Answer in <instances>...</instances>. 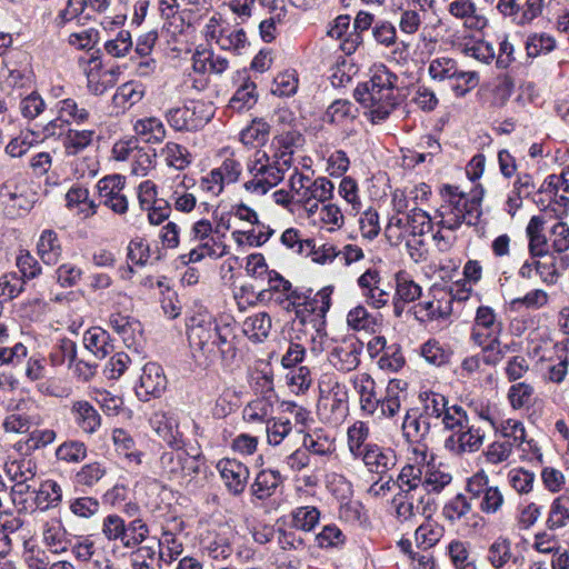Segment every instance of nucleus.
I'll return each instance as SVG.
<instances>
[{
    "mask_svg": "<svg viewBox=\"0 0 569 569\" xmlns=\"http://www.w3.org/2000/svg\"><path fill=\"white\" fill-rule=\"evenodd\" d=\"M188 340L194 361L203 367L219 359L228 362L236 356L232 328L219 325L209 315H197L190 319Z\"/></svg>",
    "mask_w": 569,
    "mask_h": 569,
    "instance_id": "nucleus-1",
    "label": "nucleus"
},
{
    "mask_svg": "<svg viewBox=\"0 0 569 569\" xmlns=\"http://www.w3.org/2000/svg\"><path fill=\"white\" fill-rule=\"evenodd\" d=\"M398 77L386 66L379 64L371 69L370 80L359 84L355 98L370 112L372 122H379L389 117L397 106Z\"/></svg>",
    "mask_w": 569,
    "mask_h": 569,
    "instance_id": "nucleus-2",
    "label": "nucleus"
},
{
    "mask_svg": "<svg viewBox=\"0 0 569 569\" xmlns=\"http://www.w3.org/2000/svg\"><path fill=\"white\" fill-rule=\"evenodd\" d=\"M443 203L437 213L441 218L439 224L449 230H457L463 222L476 224L481 214L480 206L483 190L476 189L471 198H466L458 187L446 184L441 189Z\"/></svg>",
    "mask_w": 569,
    "mask_h": 569,
    "instance_id": "nucleus-3",
    "label": "nucleus"
},
{
    "mask_svg": "<svg viewBox=\"0 0 569 569\" xmlns=\"http://www.w3.org/2000/svg\"><path fill=\"white\" fill-rule=\"evenodd\" d=\"M290 189L295 201L302 204L309 214H313L319 208V202L331 198L333 183L325 177L312 179L295 169L290 177Z\"/></svg>",
    "mask_w": 569,
    "mask_h": 569,
    "instance_id": "nucleus-4",
    "label": "nucleus"
},
{
    "mask_svg": "<svg viewBox=\"0 0 569 569\" xmlns=\"http://www.w3.org/2000/svg\"><path fill=\"white\" fill-rule=\"evenodd\" d=\"M212 103L190 101L183 107L171 108L166 112V119L177 131H196L203 128L213 117Z\"/></svg>",
    "mask_w": 569,
    "mask_h": 569,
    "instance_id": "nucleus-5",
    "label": "nucleus"
},
{
    "mask_svg": "<svg viewBox=\"0 0 569 569\" xmlns=\"http://www.w3.org/2000/svg\"><path fill=\"white\" fill-rule=\"evenodd\" d=\"M161 468L169 480L187 486L199 473L200 462L197 456H190L178 448L161 456Z\"/></svg>",
    "mask_w": 569,
    "mask_h": 569,
    "instance_id": "nucleus-6",
    "label": "nucleus"
},
{
    "mask_svg": "<svg viewBox=\"0 0 569 569\" xmlns=\"http://www.w3.org/2000/svg\"><path fill=\"white\" fill-rule=\"evenodd\" d=\"M453 295L447 287H432L429 299L415 306L413 313L419 321L445 320L452 313Z\"/></svg>",
    "mask_w": 569,
    "mask_h": 569,
    "instance_id": "nucleus-7",
    "label": "nucleus"
},
{
    "mask_svg": "<svg viewBox=\"0 0 569 569\" xmlns=\"http://www.w3.org/2000/svg\"><path fill=\"white\" fill-rule=\"evenodd\" d=\"M249 170L252 178L244 183V188L252 193L264 194L282 180L281 169L270 162L266 152L256 153Z\"/></svg>",
    "mask_w": 569,
    "mask_h": 569,
    "instance_id": "nucleus-8",
    "label": "nucleus"
},
{
    "mask_svg": "<svg viewBox=\"0 0 569 569\" xmlns=\"http://www.w3.org/2000/svg\"><path fill=\"white\" fill-rule=\"evenodd\" d=\"M398 519L401 521L411 520L418 516L430 517L432 500L425 497L422 490L400 491L392 500Z\"/></svg>",
    "mask_w": 569,
    "mask_h": 569,
    "instance_id": "nucleus-9",
    "label": "nucleus"
},
{
    "mask_svg": "<svg viewBox=\"0 0 569 569\" xmlns=\"http://www.w3.org/2000/svg\"><path fill=\"white\" fill-rule=\"evenodd\" d=\"M362 345L355 337L335 341L330 347L328 360L339 371L349 372L358 368Z\"/></svg>",
    "mask_w": 569,
    "mask_h": 569,
    "instance_id": "nucleus-10",
    "label": "nucleus"
},
{
    "mask_svg": "<svg viewBox=\"0 0 569 569\" xmlns=\"http://www.w3.org/2000/svg\"><path fill=\"white\" fill-rule=\"evenodd\" d=\"M124 183V177L113 174L102 178L97 184L101 202L117 214H124L129 208L127 196L123 193Z\"/></svg>",
    "mask_w": 569,
    "mask_h": 569,
    "instance_id": "nucleus-11",
    "label": "nucleus"
},
{
    "mask_svg": "<svg viewBox=\"0 0 569 569\" xmlns=\"http://www.w3.org/2000/svg\"><path fill=\"white\" fill-rule=\"evenodd\" d=\"M167 387V378L162 368L156 362H148L142 368L136 395L141 401H148L151 397H159Z\"/></svg>",
    "mask_w": 569,
    "mask_h": 569,
    "instance_id": "nucleus-12",
    "label": "nucleus"
},
{
    "mask_svg": "<svg viewBox=\"0 0 569 569\" xmlns=\"http://www.w3.org/2000/svg\"><path fill=\"white\" fill-rule=\"evenodd\" d=\"M83 71L87 76V88L96 94H103L117 82L118 71L114 69L103 70L98 57H91L84 62Z\"/></svg>",
    "mask_w": 569,
    "mask_h": 569,
    "instance_id": "nucleus-13",
    "label": "nucleus"
},
{
    "mask_svg": "<svg viewBox=\"0 0 569 569\" xmlns=\"http://www.w3.org/2000/svg\"><path fill=\"white\" fill-rule=\"evenodd\" d=\"M448 12L461 20L467 29L480 31L488 26L486 10L473 0H453L448 4Z\"/></svg>",
    "mask_w": 569,
    "mask_h": 569,
    "instance_id": "nucleus-14",
    "label": "nucleus"
},
{
    "mask_svg": "<svg viewBox=\"0 0 569 569\" xmlns=\"http://www.w3.org/2000/svg\"><path fill=\"white\" fill-rule=\"evenodd\" d=\"M485 432L480 428L475 427L470 422L468 427L455 431L445 442L446 449L455 455H462L465 452H475L482 446Z\"/></svg>",
    "mask_w": 569,
    "mask_h": 569,
    "instance_id": "nucleus-15",
    "label": "nucleus"
},
{
    "mask_svg": "<svg viewBox=\"0 0 569 569\" xmlns=\"http://www.w3.org/2000/svg\"><path fill=\"white\" fill-rule=\"evenodd\" d=\"M501 323L497 320L495 310L487 306L477 309L475 323L471 331V340L476 345H483L490 338H498Z\"/></svg>",
    "mask_w": 569,
    "mask_h": 569,
    "instance_id": "nucleus-16",
    "label": "nucleus"
},
{
    "mask_svg": "<svg viewBox=\"0 0 569 569\" xmlns=\"http://www.w3.org/2000/svg\"><path fill=\"white\" fill-rule=\"evenodd\" d=\"M370 472L385 476L397 465V456L391 448L368 443L360 457Z\"/></svg>",
    "mask_w": 569,
    "mask_h": 569,
    "instance_id": "nucleus-17",
    "label": "nucleus"
},
{
    "mask_svg": "<svg viewBox=\"0 0 569 569\" xmlns=\"http://www.w3.org/2000/svg\"><path fill=\"white\" fill-rule=\"evenodd\" d=\"M109 325L112 330L119 335L124 342V345L129 348H137L142 342V326L139 320L122 315L120 312H113L110 316Z\"/></svg>",
    "mask_w": 569,
    "mask_h": 569,
    "instance_id": "nucleus-18",
    "label": "nucleus"
},
{
    "mask_svg": "<svg viewBox=\"0 0 569 569\" xmlns=\"http://www.w3.org/2000/svg\"><path fill=\"white\" fill-rule=\"evenodd\" d=\"M217 468L231 493L243 492L249 478V470L243 463L234 459H224L218 463Z\"/></svg>",
    "mask_w": 569,
    "mask_h": 569,
    "instance_id": "nucleus-19",
    "label": "nucleus"
},
{
    "mask_svg": "<svg viewBox=\"0 0 569 569\" xmlns=\"http://www.w3.org/2000/svg\"><path fill=\"white\" fill-rule=\"evenodd\" d=\"M42 542L53 555H61L68 550L70 540L60 519L47 521L42 528Z\"/></svg>",
    "mask_w": 569,
    "mask_h": 569,
    "instance_id": "nucleus-20",
    "label": "nucleus"
},
{
    "mask_svg": "<svg viewBox=\"0 0 569 569\" xmlns=\"http://www.w3.org/2000/svg\"><path fill=\"white\" fill-rule=\"evenodd\" d=\"M533 258L535 273L540 280L548 284L557 283L560 278V271L558 269V258L551 250L538 252L530 256Z\"/></svg>",
    "mask_w": 569,
    "mask_h": 569,
    "instance_id": "nucleus-21",
    "label": "nucleus"
},
{
    "mask_svg": "<svg viewBox=\"0 0 569 569\" xmlns=\"http://www.w3.org/2000/svg\"><path fill=\"white\" fill-rule=\"evenodd\" d=\"M33 402L30 399H20L11 415L7 416L2 426L7 432L23 433L27 432L33 423V417L26 415L29 411Z\"/></svg>",
    "mask_w": 569,
    "mask_h": 569,
    "instance_id": "nucleus-22",
    "label": "nucleus"
},
{
    "mask_svg": "<svg viewBox=\"0 0 569 569\" xmlns=\"http://www.w3.org/2000/svg\"><path fill=\"white\" fill-rule=\"evenodd\" d=\"M0 204L10 217L21 216L31 208L29 198L20 192L17 187L11 190L7 183L0 189Z\"/></svg>",
    "mask_w": 569,
    "mask_h": 569,
    "instance_id": "nucleus-23",
    "label": "nucleus"
},
{
    "mask_svg": "<svg viewBox=\"0 0 569 569\" xmlns=\"http://www.w3.org/2000/svg\"><path fill=\"white\" fill-rule=\"evenodd\" d=\"M83 345L99 360L113 351V346L109 342V333L99 327H92L84 332Z\"/></svg>",
    "mask_w": 569,
    "mask_h": 569,
    "instance_id": "nucleus-24",
    "label": "nucleus"
},
{
    "mask_svg": "<svg viewBox=\"0 0 569 569\" xmlns=\"http://www.w3.org/2000/svg\"><path fill=\"white\" fill-rule=\"evenodd\" d=\"M198 243L199 244L187 254L188 260L186 262H199L206 257L219 259L229 252V247L213 236ZM182 258H186V256Z\"/></svg>",
    "mask_w": 569,
    "mask_h": 569,
    "instance_id": "nucleus-25",
    "label": "nucleus"
},
{
    "mask_svg": "<svg viewBox=\"0 0 569 569\" xmlns=\"http://www.w3.org/2000/svg\"><path fill=\"white\" fill-rule=\"evenodd\" d=\"M61 251L57 233L50 229L42 231L37 244V253L41 261L48 266H54L60 260Z\"/></svg>",
    "mask_w": 569,
    "mask_h": 569,
    "instance_id": "nucleus-26",
    "label": "nucleus"
},
{
    "mask_svg": "<svg viewBox=\"0 0 569 569\" xmlns=\"http://www.w3.org/2000/svg\"><path fill=\"white\" fill-rule=\"evenodd\" d=\"M545 218L541 216H533L529 220L526 227L529 256L550 250L548 244V238L545 233Z\"/></svg>",
    "mask_w": 569,
    "mask_h": 569,
    "instance_id": "nucleus-27",
    "label": "nucleus"
},
{
    "mask_svg": "<svg viewBox=\"0 0 569 569\" xmlns=\"http://www.w3.org/2000/svg\"><path fill=\"white\" fill-rule=\"evenodd\" d=\"M67 208L83 218L96 214L97 204L89 198V191L82 187H73L66 194Z\"/></svg>",
    "mask_w": 569,
    "mask_h": 569,
    "instance_id": "nucleus-28",
    "label": "nucleus"
},
{
    "mask_svg": "<svg viewBox=\"0 0 569 569\" xmlns=\"http://www.w3.org/2000/svg\"><path fill=\"white\" fill-rule=\"evenodd\" d=\"M403 386H406V383H402L400 380L389 381L386 389V396L383 399H379L378 406H380L382 415L393 417L399 412L401 403L407 398V392Z\"/></svg>",
    "mask_w": 569,
    "mask_h": 569,
    "instance_id": "nucleus-29",
    "label": "nucleus"
},
{
    "mask_svg": "<svg viewBox=\"0 0 569 569\" xmlns=\"http://www.w3.org/2000/svg\"><path fill=\"white\" fill-rule=\"evenodd\" d=\"M430 430V419L423 413L418 417H412L409 413L406 415L402 422V431L409 442L419 443L425 441Z\"/></svg>",
    "mask_w": 569,
    "mask_h": 569,
    "instance_id": "nucleus-30",
    "label": "nucleus"
},
{
    "mask_svg": "<svg viewBox=\"0 0 569 569\" xmlns=\"http://www.w3.org/2000/svg\"><path fill=\"white\" fill-rule=\"evenodd\" d=\"M271 329V318L266 312H258L246 318L242 325L243 333L252 341H262Z\"/></svg>",
    "mask_w": 569,
    "mask_h": 569,
    "instance_id": "nucleus-31",
    "label": "nucleus"
},
{
    "mask_svg": "<svg viewBox=\"0 0 569 569\" xmlns=\"http://www.w3.org/2000/svg\"><path fill=\"white\" fill-rule=\"evenodd\" d=\"M353 386L360 396L361 409L373 413L379 405V399L373 391V379L367 373H361L353 378Z\"/></svg>",
    "mask_w": 569,
    "mask_h": 569,
    "instance_id": "nucleus-32",
    "label": "nucleus"
},
{
    "mask_svg": "<svg viewBox=\"0 0 569 569\" xmlns=\"http://www.w3.org/2000/svg\"><path fill=\"white\" fill-rule=\"evenodd\" d=\"M137 136L147 142H161L166 138V128L162 121L156 117L139 119L133 124Z\"/></svg>",
    "mask_w": 569,
    "mask_h": 569,
    "instance_id": "nucleus-33",
    "label": "nucleus"
},
{
    "mask_svg": "<svg viewBox=\"0 0 569 569\" xmlns=\"http://www.w3.org/2000/svg\"><path fill=\"white\" fill-rule=\"evenodd\" d=\"M569 523V498L559 496L555 498L549 507L546 526L549 530H557Z\"/></svg>",
    "mask_w": 569,
    "mask_h": 569,
    "instance_id": "nucleus-34",
    "label": "nucleus"
},
{
    "mask_svg": "<svg viewBox=\"0 0 569 569\" xmlns=\"http://www.w3.org/2000/svg\"><path fill=\"white\" fill-rule=\"evenodd\" d=\"M460 51L480 62L490 63L495 58L492 46L481 39H465L459 43Z\"/></svg>",
    "mask_w": 569,
    "mask_h": 569,
    "instance_id": "nucleus-35",
    "label": "nucleus"
},
{
    "mask_svg": "<svg viewBox=\"0 0 569 569\" xmlns=\"http://www.w3.org/2000/svg\"><path fill=\"white\" fill-rule=\"evenodd\" d=\"M451 480L452 478L449 472L439 468L428 467L422 478V483H419L418 490H422V495L429 497L428 493L440 492Z\"/></svg>",
    "mask_w": 569,
    "mask_h": 569,
    "instance_id": "nucleus-36",
    "label": "nucleus"
},
{
    "mask_svg": "<svg viewBox=\"0 0 569 569\" xmlns=\"http://www.w3.org/2000/svg\"><path fill=\"white\" fill-rule=\"evenodd\" d=\"M62 500V489L53 480H47L36 491L34 502L41 510L57 507Z\"/></svg>",
    "mask_w": 569,
    "mask_h": 569,
    "instance_id": "nucleus-37",
    "label": "nucleus"
},
{
    "mask_svg": "<svg viewBox=\"0 0 569 569\" xmlns=\"http://www.w3.org/2000/svg\"><path fill=\"white\" fill-rule=\"evenodd\" d=\"M80 428L87 433H93L100 426V416L87 401H78L72 407Z\"/></svg>",
    "mask_w": 569,
    "mask_h": 569,
    "instance_id": "nucleus-38",
    "label": "nucleus"
},
{
    "mask_svg": "<svg viewBox=\"0 0 569 569\" xmlns=\"http://www.w3.org/2000/svg\"><path fill=\"white\" fill-rule=\"evenodd\" d=\"M280 483V475L272 470L260 471L251 487L252 495L258 499H266L273 495Z\"/></svg>",
    "mask_w": 569,
    "mask_h": 569,
    "instance_id": "nucleus-39",
    "label": "nucleus"
},
{
    "mask_svg": "<svg viewBox=\"0 0 569 569\" xmlns=\"http://www.w3.org/2000/svg\"><path fill=\"white\" fill-rule=\"evenodd\" d=\"M154 430L171 447H180L181 435L177 429V423L172 418L166 415H156L153 420Z\"/></svg>",
    "mask_w": 569,
    "mask_h": 569,
    "instance_id": "nucleus-40",
    "label": "nucleus"
},
{
    "mask_svg": "<svg viewBox=\"0 0 569 569\" xmlns=\"http://www.w3.org/2000/svg\"><path fill=\"white\" fill-rule=\"evenodd\" d=\"M89 112L84 108H80L72 99H64L59 102V116L50 124L56 126V122L63 123H83L88 120Z\"/></svg>",
    "mask_w": 569,
    "mask_h": 569,
    "instance_id": "nucleus-41",
    "label": "nucleus"
},
{
    "mask_svg": "<svg viewBox=\"0 0 569 569\" xmlns=\"http://www.w3.org/2000/svg\"><path fill=\"white\" fill-rule=\"evenodd\" d=\"M443 536V528L435 522L427 521L420 525L415 532V541L425 551L436 546Z\"/></svg>",
    "mask_w": 569,
    "mask_h": 569,
    "instance_id": "nucleus-42",
    "label": "nucleus"
},
{
    "mask_svg": "<svg viewBox=\"0 0 569 569\" xmlns=\"http://www.w3.org/2000/svg\"><path fill=\"white\" fill-rule=\"evenodd\" d=\"M511 558V543L507 538H497L488 548L487 559L496 569L505 567Z\"/></svg>",
    "mask_w": 569,
    "mask_h": 569,
    "instance_id": "nucleus-43",
    "label": "nucleus"
},
{
    "mask_svg": "<svg viewBox=\"0 0 569 569\" xmlns=\"http://www.w3.org/2000/svg\"><path fill=\"white\" fill-rule=\"evenodd\" d=\"M471 511L472 507L470 501L461 493L449 500L442 509L445 518L450 522L466 520Z\"/></svg>",
    "mask_w": 569,
    "mask_h": 569,
    "instance_id": "nucleus-44",
    "label": "nucleus"
},
{
    "mask_svg": "<svg viewBox=\"0 0 569 569\" xmlns=\"http://www.w3.org/2000/svg\"><path fill=\"white\" fill-rule=\"evenodd\" d=\"M421 296V287L408 273L400 271L396 274V297L403 303L412 302Z\"/></svg>",
    "mask_w": 569,
    "mask_h": 569,
    "instance_id": "nucleus-45",
    "label": "nucleus"
},
{
    "mask_svg": "<svg viewBox=\"0 0 569 569\" xmlns=\"http://www.w3.org/2000/svg\"><path fill=\"white\" fill-rule=\"evenodd\" d=\"M223 160L218 168H214V174L219 176L227 184L236 182L241 173V162L234 157L233 152L228 150L222 152Z\"/></svg>",
    "mask_w": 569,
    "mask_h": 569,
    "instance_id": "nucleus-46",
    "label": "nucleus"
},
{
    "mask_svg": "<svg viewBox=\"0 0 569 569\" xmlns=\"http://www.w3.org/2000/svg\"><path fill=\"white\" fill-rule=\"evenodd\" d=\"M428 72L433 80L443 81L458 77L457 63L447 57L435 58L430 61Z\"/></svg>",
    "mask_w": 569,
    "mask_h": 569,
    "instance_id": "nucleus-47",
    "label": "nucleus"
},
{
    "mask_svg": "<svg viewBox=\"0 0 569 569\" xmlns=\"http://www.w3.org/2000/svg\"><path fill=\"white\" fill-rule=\"evenodd\" d=\"M257 102L256 84L247 82L241 86L229 101V108L240 112L250 109Z\"/></svg>",
    "mask_w": 569,
    "mask_h": 569,
    "instance_id": "nucleus-48",
    "label": "nucleus"
},
{
    "mask_svg": "<svg viewBox=\"0 0 569 569\" xmlns=\"http://www.w3.org/2000/svg\"><path fill=\"white\" fill-rule=\"evenodd\" d=\"M112 440L119 453L134 461L137 465L141 463V452L133 450L134 441L126 430L114 429L112 432Z\"/></svg>",
    "mask_w": 569,
    "mask_h": 569,
    "instance_id": "nucleus-49",
    "label": "nucleus"
},
{
    "mask_svg": "<svg viewBox=\"0 0 569 569\" xmlns=\"http://www.w3.org/2000/svg\"><path fill=\"white\" fill-rule=\"evenodd\" d=\"M93 136L92 130H69L63 139L67 153L77 154L92 142Z\"/></svg>",
    "mask_w": 569,
    "mask_h": 569,
    "instance_id": "nucleus-50",
    "label": "nucleus"
},
{
    "mask_svg": "<svg viewBox=\"0 0 569 569\" xmlns=\"http://www.w3.org/2000/svg\"><path fill=\"white\" fill-rule=\"evenodd\" d=\"M83 270L74 262L67 261L56 269V279L60 287H76L82 279Z\"/></svg>",
    "mask_w": 569,
    "mask_h": 569,
    "instance_id": "nucleus-51",
    "label": "nucleus"
},
{
    "mask_svg": "<svg viewBox=\"0 0 569 569\" xmlns=\"http://www.w3.org/2000/svg\"><path fill=\"white\" fill-rule=\"evenodd\" d=\"M513 447L511 440L498 438L487 447L483 455L488 463L499 465L509 459Z\"/></svg>",
    "mask_w": 569,
    "mask_h": 569,
    "instance_id": "nucleus-52",
    "label": "nucleus"
},
{
    "mask_svg": "<svg viewBox=\"0 0 569 569\" xmlns=\"http://www.w3.org/2000/svg\"><path fill=\"white\" fill-rule=\"evenodd\" d=\"M369 436V428L362 421L355 422L348 429V448L355 457H360L363 452L365 441Z\"/></svg>",
    "mask_w": 569,
    "mask_h": 569,
    "instance_id": "nucleus-53",
    "label": "nucleus"
},
{
    "mask_svg": "<svg viewBox=\"0 0 569 569\" xmlns=\"http://www.w3.org/2000/svg\"><path fill=\"white\" fill-rule=\"evenodd\" d=\"M320 512L316 507H299L292 511V525L297 529L310 531L319 522Z\"/></svg>",
    "mask_w": 569,
    "mask_h": 569,
    "instance_id": "nucleus-54",
    "label": "nucleus"
},
{
    "mask_svg": "<svg viewBox=\"0 0 569 569\" xmlns=\"http://www.w3.org/2000/svg\"><path fill=\"white\" fill-rule=\"evenodd\" d=\"M535 479L533 472L522 468L512 469L508 473L510 487L520 495H527L532 491Z\"/></svg>",
    "mask_w": 569,
    "mask_h": 569,
    "instance_id": "nucleus-55",
    "label": "nucleus"
},
{
    "mask_svg": "<svg viewBox=\"0 0 569 569\" xmlns=\"http://www.w3.org/2000/svg\"><path fill=\"white\" fill-rule=\"evenodd\" d=\"M127 526L118 515H108L102 521V533L109 541H121L124 546Z\"/></svg>",
    "mask_w": 569,
    "mask_h": 569,
    "instance_id": "nucleus-56",
    "label": "nucleus"
},
{
    "mask_svg": "<svg viewBox=\"0 0 569 569\" xmlns=\"http://www.w3.org/2000/svg\"><path fill=\"white\" fill-rule=\"evenodd\" d=\"M421 399L423 401V415L429 419L435 418L439 419L443 415L445 410L448 407V400L441 393L437 392H425L421 395Z\"/></svg>",
    "mask_w": 569,
    "mask_h": 569,
    "instance_id": "nucleus-57",
    "label": "nucleus"
},
{
    "mask_svg": "<svg viewBox=\"0 0 569 569\" xmlns=\"http://www.w3.org/2000/svg\"><path fill=\"white\" fill-rule=\"evenodd\" d=\"M407 224L409 226V236L423 237L432 229L430 216L421 209H413L407 216Z\"/></svg>",
    "mask_w": 569,
    "mask_h": 569,
    "instance_id": "nucleus-58",
    "label": "nucleus"
},
{
    "mask_svg": "<svg viewBox=\"0 0 569 569\" xmlns=\"http://www.w3.org/2000/svg\"><path fill=\"white\" fill-rule=\"evenodd\" d=\"M162 154L169 166L179 170L184 169L190 163L188 150L176 142H168L162 149Z\"/></svg>",
    "mask_w": 569,
    "mask_h": 569,
    "instance_id": "nucleus-59",
    "label": "nucleus"
},
{
    "mask_svg": "<svg viewBox=\"0 0 569 569\" xmlns=\"http://www.w3.org/2000/svg\"><path fill=\"white\" fill-rule=\"evenodd\" d=\"M339 517L343 521L355 526H363L368 522L367 511L359 501H348L342 505L339 510Z\"/></svg>",
    "mask_w": 569,
    "mask_h": 569,
    "instance_id": "nucleus-60",
    "label": "nucleus"
},
{
    "mask_svg": "<svg viewBox=\"0 0 569 569\" xmlns=\"http://www.w3.org/2000/svg\"><path fill=\"white\" fill-rule=\"evenodd\" d=\"M247 44V36L242 29L227 27L223 34L219 36L218 46L222 50L239 51Z\"/></svg>",
    "mask_w": 569,
    "mask_h": 569,
    "instance_id": "nucleus-61",
    "label": "nucleus"
},
{
    "mask_svg": "<svg viewBox=\"0 0 569 569\" xmlns=\"http://www.w3.org/2000/svg\"><path fill=\"white\" fill-rule=\"evenodd\" d=\"M480 498L479 508L486 515L497 513L505 503L503 493L497 486H490Z\"/></svg>",
    "mask_w": 569,
    "mask_h": 569,
    "instance_id": "nucleus-62",
    "label": "nucleus"
},
{
    "mask_svg": "<svg viewBox=\"0 0 569 569\" xmlns=\"http://www.w3.org/2000/svg\"><path fill=\"white\" fill-rule=\"evenodd\" d=\"M272 411L271 403L264 398L249 402L243 409V418L249 422L264 421Z\"/></svg>",
    "mask_w": 569,
    "mask_h": 569,
    "instance_id": "nucleus-63",
    "label": "nucleus"
},
{
    "mask_svg": "<svg viewBox=\"0 0 569 569\" xmlns=\"http://www.w3.org/2000/svg\"><path fill=\"white\" fill-rule=\"evenodd\" d=\"M551 252L563 253L569 250V226L562 221L556 222L549 230Z\"/></svg>",
    "mask_w": 569,
    "mask_h": 569,
    "instance_id": "nucleus-64",
    "label": "nucleus"
}]
</instances>
